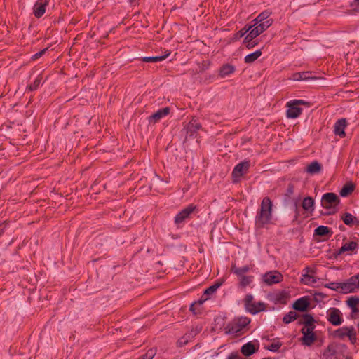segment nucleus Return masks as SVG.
Instances as JSON below:
<instances>
[{
	"instance_id": "1",
	"label": "nucleus",
	"mask_w": 359,
	"mask_h": 359,
	"mask_svg": "<svg viewBox=\"0 0 359 359\" xmlns=\"http://www.w3.org/2000/svg\"><path fill=\"white\" fill-rule=\"evenodd\" d=\"M272 201L269 197H264L257 210L255 219L257 229L266 227L273 223Z\"/></svg>"
},
{
	"instance_id": "2",
	"label": "nucleus",
	"mask_w": 359,
	"mask_h": 359,
	"mask_svg": "<svg viewBox=\"0 0 359 359\" xmlns=\"http://www.w3.org/2000/svg\"><path fill=\"white\" fill-rule=\"evenodd\" d=\"M339 201V198L336 194L329 192L323 195L321 205L324 208L329 210L328 213L330 214L336 211Z\"/></svg>"
},
{
	"instance_id": "3",
	"label": "nucleus",
	"mask_w": 359,
	"mask_h": 359,
	"mask_svg": "<svg viewBox=\"0 0 359 359\" xmlns=\"http://www.w3.org/2000/svg\"><path fill=\"white\" fill-rule=\"evenodd\" d=\"M248 25L250 32L246 35V40H253L255 38L260 35L265 30H266L273 23V20H267V22H259L255 25V22Z\"/></svg>"
},
{
	"instance_id": "4",
	"label": "nucleus",
	"mask_w": 359,
	"mask_h": 359,
	"mask_svg": "<svg viewBox=\"0 0 359 359\" xmlns=\"http://www.w3.org/2000/svg\"><path fill=\"white\" fill-rule=\"evenodd\" d=\"M244 302L246 310L253 315L263 311L266 309L265 304L262 302L255 301L252 294H247L245 296Z\"/></svg>"
},
{
	"instance_id": "5",
	"label": "nucleus",
	"mask_w": 359,
	"mask_h": 359,
	"mask_svg": "<svg viewBox=\"0 0 359 359\" xmlns=\"http://www.w3.org/2000/svg\"><path fill=\"white\" fill-rule=\"evenodd\" d=\"M334 335L341 339L347 337L352 344H355L357 341L356 330L353 326H344L340 327L335 330Z\"/></svg>"
},
{
	"instance_id": "6",
	"label": "nucleus",
	"mask_w": 359,
	"mask_h": 359,
	"mask_svg": "<svg viewBox=\"0 0 359 359\" xmlns=\"http://www.w3.org/2000/svg\"><path fill=\"white\" fill-rule=\"evenodd\" d=\"M250 322V319L247 317L235 318L226 327V332L229 334H236L245 327Z\"/></svg>"
},
{
	"instance_id": "7",
	"label": "nucleus",
	"mask_w": 359,
	"mask_h": 359,
	"mask_svg": "<svg viewBox=\"0 0 359 359\" xmlns=\"http://www.w3.org/2000/svg\"><path fill=\"white\" fill-rule=\"evenodd\" d=\"M305 104L302 100H293L287 103V117L290 118H297L302 112L300 104Z\"/></svg>"
},
{
	"instance_id": "8",
	"label": "nucleus",
	"mask_w": 359,
	"mask_h": 359,
	"mask_svg": "<svg viewBox=\"0 0 359 359\" xmlns=\"http://www.w3.org/2000/svg\"><path fill=\"white\" fill-rule=\"evenodd\" d=\"M356 280L357 277L353 276L346 281L338 283L337 289L344 293L355 292L359 290Z\"/></svg>"
},
{
	"instance_id": "9",
	"label": "nucleus",
	"mask_w": 359,
	"mask_h": 359,
	"mask_svg": "<svg viewBox=\"0 0 359 359\" xmlns=\"http://www.w3.org/2000/svg\"><path fill=\"white\" fill-rule=\"evenodd\" d=\"M326 319L332 325L338 326L343 323L342 313L337 308H330L326 313Z\"/></svg>"
},
{
	"instance_id": "10",
	"label": "nucleus",
	"mask_w": 359,
	"mask_h": 359,
	"mask_svg": "<svg viewBox=\"0 0 359 359\" xmlns=\"http://www.w3.org/2000/svg\"><path fill=\"white\" fill-rule=\"evenodd\" d=\"M50 0H36L32 8V13L36 18H41L49 6Z\"/></svg>"
},
{
	"instance_id": "11",
	"label": "nucleus",
	"mask_w": 359,
	"mask_h": 359,
	"mask_svg": "<svg viewBox=\"0 0 359 359\" xmlns=\"http://www.w3.org/2000/svg\"><path fill=\"white\" fill-rule=\"evenodd\" d=\"M301 282L306 285H313L316 283L314 269L308 266L304 268L302 271Z\"/></svg>"
},
{
	"instance_id": "12",
	"label": "nucleus",
	"mask_w": 359,
	"mask_h": 359,
	"mask_svg": "<svg viewBox=\"0 0 359 359\" xmlns=\"http://www.w3.org/2000/svg\"><path fill=\"white\" fill-rule=\"evenodd\" d=\"M315 327H302L301 332L302 334V344L310 346L316 341V337L313 333Z\"/></svg>"
},
{
	"instance_id": "13",
	"label": "nucleus",
	"mask_w": 359,
	"mask_h": 359,
	"mask_svg": "<svg viewBox=\"0 0 359 359\" xmlns=\"http://www.w3.org/2000/svg\"><path fill=\"white\" fill-rule=\"evenodd\" d=\"M196 208V205L190 204L182 210L176 215L175 217V224L180 225V224L183 223L187 218L189 217L190 215L195 210Z\"/></svg>"
},
{
	"instance_id": "14",
	"label": "nucleus",
	"mask_w": 359,
	"mask_h": 359,
	"mask_svg": "<svg viewBox=\"0 0 359 359\" xmlns=\"http://www.w3.org/2000/svg\"><path fill=\"white\" fill-rule=\"evenodd\" d=\"M249 161H244L237 164L233 170L232 176L234 182L238 181L239 178L245 174L249 168Z\"/></svg>"
},
{
	"instance_id": "15",
	"label": "nucleus",
	"mask_w": 359,
	"mask_h": 359,
	"mask_svg": "<svg viewBox=\"0 0 359 359\" xmlns=\"http://www.w3.org/2000/svg\"><path fill=\"white\" fill-rule=\"evenodd\" d=\"M359 248V244L355 241H348L345 242L342 246L337 251V255L346 253L347 255H352L356 252Z\"/></svg>"
},
{
	"instance_id": "16",
	"label": "nucleus",
	"mask_w": 359,
	"mask_h": 359,
	"mask_svg": "<svg viewBox=\"0 0 359 359\" xmlns=\"http://www.w3.org/2000/svg\"><path fill=\"white\" fill-rule=\"evenodd\" d=\"M282 280V274L276 271L267 272L263 276L264 282L269 285L278 283L281 282Z\"/></svg>"
},
{
	"instance_id": "17",
	"label": "nucleus",
	"mask_w": 359,
	"mask_h": 359,
	"mask_svg": "<svg viewBox=\"0 0 359 359\" xmlns=\"http://www.w3.org/2000/svg\"><path fill=\"white\" fill-rule=\"evenodd\" d=\"M170 111V109L168 107L159 109L151 116L149 117V121L150 123H156L160 121L162 118L167 116Z\"/></svg>"
},
{
	"instance_id": "18",
	"label": "nucleus",
	"mask_w": 359,
	"mask_h": 359,
	"mask_svg": "<svg viewBox=\"0 0 359 359\" xmlns=\"http://www.w3.org/2000/svg\"><path fill=\"white\" fill-rule=\"evenodd\" d=\"M309 306V298L307 297H302L294 302L292 307L297 311H305L307 310Z\"/></svg>"
},
{
	"instance_id": "19",
	"label": "nucleus",
	"mask_w": 359,
	"mask_h": 359,
	"mask_svg": "<svg viewBox=\"0 0 359 359\" xmlns=\"http://www.w3.org/2000/svg\"><path fill=\"white\" fill-rule=\"evenodd\" d=\"M258 348V344H255L253 342L250 341L242 346L241 351L245 356H250L255 353Z\"/></svg>"
},
{
	"instance_id": "20",
	"label": "nucleus",
	"mask_w": 359,
	"mask_h": 359,
	"mask_svg": "<svg viewBox=\"0 0 359 359\" xmlns=\"http://www.w3.org/2000/svg\"><path fill=\"white\" fill-rule=\"evenodd\" d=\"M311 72H295L289 76V79L292 81H307L309 79H313L314 77L311 76Z\"/></svg>"
},
{
	"instance_id": "21",
	"label": "nucleus",
	"mask_w": 359,
	"mask_h": 359,
	"mask_svg": "<svg viewBox=\"0 0 359 359\" xmlns=\"http://www.w3.org/2000/svg\"><path fill=\"white\" fill-rule=\"evenodd\" d=\"M346 126V120L344 118L338 120L335 123L334 126V134L341 137H344L346 135V133L344 132Z\"/></svg>"
},
{
	"instance_id": "22",
	"label": "nucleus",
	"mask_w": 359,
	"mask_h": 359,
	"mask_svg": "<svg viewBox=\"0 0 359 359\" xmlns=\"http://www.w3.org/2000/svg\"><path fill=\"white\" fill-rule=\"evenodd\" d=\"M271 12L266 10L259 13L252 21V22H255V25H257L259 22H267V20H273L271 18H269Z\"/></svg>"
},
{
	"instance_id": "23",
	"label": "nucleus",
	"mask_w": 359,
	"mask_h": 359,
	"mask_svg": "<svg viewBox=\"0 0 359 359\" xmlns=\"http://www.w3.org/2000/svg\"><path fill=\"white\" fill-rule=\"evenodd\" d=\"M322 170L321 165L318 161H313L307 165L306 171L311 175L319 173Z\"/></svg>"
},
{
	"instance_id": "24",
	"label": "nucleus",
	"mask_w": 359,
	"mask_h": 359,
	"mask_svg": "<svg viewBox=\"0 0 359 359\" xmlns=\"http://www.w3.org/2000/svg\"><path fill=\"white\" fill-rule=\"evenodd\" d=\"M235 71V67L226 64L224 65L219 70V76L222 78H224L226 76H229L230 74H233Z\"/></svg>"
},
{
	"instance_id": "25",
	"label": "nucleus",
	"mask_w": 359,
	"mask_h": 359,
	"mask_svg": "<svg viewBox=\"0 0 359 359\" xmlns=\"http://www.w3.org/2000/svg\"><path fill=\"white\" fill-rule=\"evenodd\" d=\"M341 219L346 225L352 226L358 224V221L356 217L352 215L351 213H345L341 216Z\"/></svg>"
},
{
	"instance_id": "26",
	"label": "nucleus",
	"mask_w": 359,
	"mask_h": 359,
	"mask_svg": "<svg viewBox=\"0 0 359 359\" xmlns=\"http://www.w3.org/2000/svg\"><path fill=\"white\" fill-rule=\"evenodd\" d=\"M262 50H257L254 53L247 55L244 58V61L247 64H251L254 62L255 60H257L262 55Z\"/></svg>"
},
{
	"instance_id": "27",
	"label": "nucleus",
	"mask_w": 359,
	"mask_h": 359,
	"mask_svg": "<svg viewBox=\"0 0 359 359\" xmlns=\"http://www.w3.org/2000/svg\"><path fill=\"white\" fill-rule=\"evenodd\" d=\"M314 201L311 197H306L302 201V208L307 212H313L314 208Z\"/></svg>"
},
{
	"instance_id": "28",
	"label": "nucleus",
	"mask_w": 359,
	"mask_h": 359,
	"mask_svg": "<svg viewBox=\"0 0 359 359\" xmlns=\"http://www.w3.org/2000/svg\"><path fill=\"white\" fill-rule=\"evenodd\" d=\"M314 322L315 320L312 316L306 314L303 316L300 323L304 325L303 327H316Z\"/></svg>"
},
{
	"instance_id": "29",
	"label": "nucleus",
	"mask_w": 359,
	"mask_h": 359,
	"mask_svg": "<svg viewBox=\"0 0 359 359\" xmlns=\"http://www.w3.org/2000/svg\"><path fill=\"white\" fill-rule=\"evenodd\" d=\"M170 53H168L164 55L161 56H154V57H142L140 60L142 62H158L164 60L165 58H167L170 55Z\"/></svg>"
},
{
	"instance_id": "30",
	"label": "nucleus",
	"mask_w": 359,
	"mask_h": 359,
	"mask_svg": "<svg viewBox=\"0 0 359 359\" xmlns=\"http://www.w3.org/2000/svg\"><path fill=\"white\" fill-rule=\"evenodd\" d=\"M222 285V281H217L212 285L208 287L204 292V295L207 296L206 299L210 295L213 294Z\"/></svg>"
},
{
	"instance_id": "31",
	"label": "nucleus",
	"mask_w": 359,
	"mask_h": 359,
	"mask_svg": "<svg viewBox=\"0 0 359 359\" xmlns=\"http://www.w3.org/2000/svg\"><path fill=\"white\" fill-rule=\"evenodd\" d=\"M250 271V267L247 265L243 266L241 267H236L233 266L232 267V271L235 273L238 277H241L243 276H245V274Z\"/></svg>"
},
{
	"instance_id": "32",
	"label": "nucleus",
	"mask_w": 359,
	"mask_h": 359,
	"mask_svg": "<svg viewBox=\"0 0 359 359\" xmlns=\"http://www.w3.org/2000/svg\"><path fill=\"white\" fill-rule=\"evenodd\" d=\"M315 234L320 236H331L330 229L325 226H319L315 229Z\"/></svg>"
},
{
	"instance_id": "33",
	"label": "nucleus",
	"mask_w": 359,
	"mask_h": 359,
	"mask_svg": "<svg viewBox=\"0 0 359 359\" xmlns=\"http://www.w3.org/2000/svg\"><path fill=\"white\" fill-rule=\"evenodd\" d=\"M347 305L351 309L353 312H357V305L359 303V299L357 297H350L346 301Z\"/></svg>"
},
{
	"instance_id": "34",
	"label": "nucleus",
	"mask_w": 359,
	"mask_h": 359,
	"mask_svg": "<svg viewBox=\"0 0 359 359\" xmlns=\"http://www.w3.org/2000/svg\"><path fill=\"white\" fill-rule=\"evenodd\" d=\"M201 128V125L196 121H191L187 126V133H190V135H194V133Z\"/></svg>"
},
{
	"instance_id": "35",
	"label": "nucleus",
	"mask_w": 359,
	"mask_h": 359,
	"mask_svg": "<svg viewBox=\"0 0 359 359\" xmlns=\"http://www.w3.org/2000/svg\"><path fill=\"white\" fill-rule=\"evenodd\" d=\"M239 278L241 286L245 287L252 283L254 278L252 276H243L239 277Z\"/></svg>"
},
{
	"instance_id": "36",
	"label": "nucleus",
	"mask_w": 359,
	"mask_h": 359,
	"mask_svg": "<svg viewBox=\"0 0 359 359\" xmlns=\"http://www.w3.org/2000/svg\"><path fill=\"white\" fill-rule=\"evenodd\" d=\"M297 318V314L295 311H290L287 313L283 318V321L285 324H289L291 322L296 320Z\"/></svg>"
},
{
	"instance_id": "37",
	"label": "nucleus",
	"mask_w": 359,
	"mask_h": 359,
	"mask_svg": "<svg viewBox=\"0 0 359 359\" xmlns=\"http://www.w3.org/2000/svg\"><path fill=\"white\" fill-rule=\"evenodd\" d=\"M41 79H42V77L39 75L36 79L34 81L33 83H32L31 84H29L28 86H27V88L29 89V90L30 91H34L36 90L41 85Z\"/></svg>"
},
{
	"instance_id": "38",
	"label": "nucleus",
	"mask_w": 359,
	"mask_h": 359,
	"mask_svg": "<svg viewBox=\"0 0 359 359\" xmlns=\"http://www.w3.org/2000/svg\"><path fill=\"white\" fill-rule=\"evenodd\" d=\"M353 191V187L352 185L346 184L340 191V195L345 197L350 194Z\"/></svg>"
},
{
	"instance_id": "39",
	"label": "nucleus",
	"mask_w": 359,
	"mask_h": 359,
	"mask_svg": "<svg viewBox=\"0 0 359 359\" xmlns=\"http://www.w3.org/2000/svg\"><path fill=\"white\" fill-rule=\"evenodd\" d=\"M250 28L248 25L245 26L243 28H242L239 32H238L236 34V39H240L243 37L246 34H248L250 32Z\"/></svg>"
},
{
	"instance_id": "40",
	"label": "nucleus",
	"mask_w": 359,
	"mask_h": 359,
	"mask_svg": "<svg viewBox=\"0 0 359 359\" xmlns=\"http://www.w3.org/2000/svg\"><path fill=\"white\" fill-rule=\"evenodd\" d=\"M155 353L153 350H149L146 353L139 356L138 359H152Z\"/></svg>"
},
{
	"instance_id": "41",
	"label": "nucleus",
	"mask_w": 359,
	"mask_h": 359,
	"mask_svg": "<svg viewBox=\"0 0 359 359\" xmlns=\"http://www.w3.org/2000/svg\"><path fill=\"white\" fill-rule=\"evenodd\" d=\"M281 344L280 342H273L269 346V350L273 352H276L279 350Z\"/></svg>"
},
{
	"instance_id": "42",
	"label": "nucleus",
	"mask_w": 359,
	"mask_h": 359,
	"mask_svg": "<svg viewBox=\"0 0 359 359\" xmlns=\"http://www.w3.org/2000/svg\"><path fill=\"white\" fill-rule=\"evenodd\" d=\"M47 50H48V48H44V49L41 50V51L34 54L32 56L31 59L32 60H36L40 58L43 55L45 54V53L46 52Z\"/></svg>"
},
{
	"instance_id": "43",
	"label": "nucleus",
	"mask_w": 359,
	"mask_h": 359,
	"mask_svg": "<svg viewBox=\"0 0 359 359\" xmlns=\"http://www.w3.org/2000/svg\"><path fill=\"white\" fill-rule=\"evenodd\" d=\"M252 40H246V36L244 39L243 43L245 44L247 48L251 49L255 45H257V43H254L252 41Z\"/></svg>"
},
{
	"instance_id": "44",
	"label": "nucleus",
	"mask_w": 359,
	"mask_h": 359,
	"mask_svg": "<svg viewBox=\"0 0 359 359\" xmlns=\"http://www.w3.org/2000/svg\"><path fill=\"white\" fill-rule=\"evenodd\" d=\"M188 341V337L186 336L182 337L177 341V346L182 347L184 346Z\"/></svg>"
},
{
	"instance_id": "45",
	"label": "nucleus",
	"mask_w": 359,
	"mask_h": 359,
	"mask_svg": "<svg viewBox=\"0 0 359 359\" xmlns=\"http://www.w3.org/2000/svg\"><path fill=\"white\" fill-rule=\"evenodd\" d=\"M228 359H242L238 353H232L228 356Z\"/></svg>"
},
{
	"instance_id": "46",
	"label": "nucleus",
	"mask_w": 359,
	"mask_h": 359,
	"mask_svg": "<svg viewBox=\"0 0 359 359\" xmlns=\"http://www.w3.org/2000/svg\"><path fill=\"white\" fill-rule=\"evenodd\" d=\"M352 6H359V0H353V2L351 4Z\"/></svg>"
},
{
	"instance_id": "47",
	"label": "nucleus",
	"mask_w": 359,
	"mask_h": 359,
	"mask_svg": "<svg viewBox=\"0 0 359 359\" xmlns=\"http://www.w3.org/2000/svg\"><path fill=\"white\" fill-rule=\"evenodd\" d=\"M4 231V226L3 224H0V236L3 234Z\"/></svg>"
},
{
	"instance_id": "48",
	"label": "nucleus",
	"mask_w": 359,
	"mask_h": 359,
	"mask_svg": "<svg viewBox=\"0 0 359 359\" xmlns=\"http://www.w3.org/2000/svg\"><path fill=\"white\" fill-rule=\"evenodd\" d=\"M355 277H357V284H358V289H359V273L355 275Z\"/></svg>"
},
{
	"instance_id": "49",
	"label": "nucleus",
	"mask_w": 359,
	"mask_h": 359,
	"mask_svg": "<svg viewBox=\"0 0 359 359\" xmlns=\"http://www.w3.org/2000/svg\"><path fill=\"white\" fill-rule=\"evenodd\" d=\"M190 309L194 311V304L191 305Z\"/></svg>"
},
{
	"instance_id": "50",
	"label": "nucleus",
	"mask_w": 359,
	"mask_h": 359,
	"mask_svg": "<svg viewBox=\"0 0 359 359\" xmlns=\"http://www.w3.org/2000/svg\"><path fill=\"white\" fill-rule=\"evenodd\" d=\"M263 359H271V358H263Z\"/></svg>"
},
{
	"instance_id": "51",
	"label": "nucleus",
	"mask_w": 359,
	"mask_h": 359,
	"mask_svg": "<svg viewBox=\"0 0 359 359\" xmlns=\"http://www.w3.org/2000/svg\"><path fill=\"white\" fill-rule=\"evenodd\" d=\"M131 1H133V0H130Z\"/></svg>"
}]
</instances>
